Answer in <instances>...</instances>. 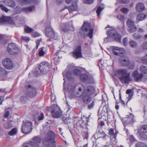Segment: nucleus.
Segmentation results:
<instances>
[{
    "mask_svg": "<svg viewBox=\"0 0 147 147\" xmlns=\"http://www.w3.org/2000/svg\"><path fill=\"white\" fill-rule=\"evenodd\" d=\"M95 91V88L91 85L88 86L86 88L82 90V98L83 102L85 104L89 103L91 100V96Z\"/></svg>",
    "mask_w": 147,
    "mask_h": 147,
    "instance_id": "nucleus-1",
    "label": "nucleus"
},
{
    "mask_svg": "<svg viewBox=\"0 0 147 147\" xmlns=\"http://www.w3.org/2000/svg\"><path fill=\"white\" fill-rule=\"evenodd\" d=\"M115 75L119 78L121 81L123 83L127 84L131 81L129 73H127L126 69H121L117 70L114 74Z\"/></svg>",
    "mask_w": 147,
    "mask_h": 147,
    "instance_id": "nucleus-2",
    "label": "nucleus"
},
{
    "mask_svg": "<svg viewBox=\"0 0 147 147\" xmlns=\"http://www.w3.org/2000/svg\"><path fill=\"white\" fill-rule=\"evenodd\" d=\"M67 88L70 94L80 96L82 94V90L84 89V86L81 84H78L75 86L73 84H69Z\"/></svg>",
    "mask_w": 147,
    "mask_h": 147,
    "instance_id": "nucleus-3",
    "label": "nucleus"
},
{
    "mask_svg": "<svg viewBox=\"0 0 147 147\" xmlns=\"http://www.w3.org/2000/svg\"><path fill=\"white\" fill-rule=\"evenodd\" d=\"M112 52L114 55L120 57H123L126 52L124 48L113 46L112 47Z\"/></svg>",
    "mask_w": 147,
    "mask_h": 147,
    "instance_id": "nucleus-4",
    "label": "nucleus"
},
{
    "mask_svg": "<svg viewBox=\"0 0 147 147\" xmlns=\"http://www.w3.org/2000/svg\"><path fill=\"white\" fill-rule=\"evenodd\" d=\"M108 36L112 37L113 38L118 42H121V36L117 33L115 29H112L109 30L107 33Z\"/></svg>",
    "mask_w": 147,
    "mask_h": 147,
    "instance_id": "nucleus-5",
    "label": "nucleus"
},
{
    "mask_svg": "<svg viewBox=\"0 0 147 147\" xmlns=\"http://www.w3.org/2000/svg\"><path fill=\"white\" fill-rule=\"evenodd\" d=\"M38 69L41 73H44L47 72L49 70L50 66L48 62H43L40 63L38 66Z\"/></svg>",
    "mask_w": 147,
    "mask_h": 147,
    "instance_id": "nucleus-6",
    "label": "nucleus"
},
{
    "mask_svg": "<svg viewBox=\"0 0 147 147\" xmlns=\"http://www.w3.org/2000/svg\"><path fill=\"white\" fill-rule=\"evenodd\" d=\"M83 31L87 32H88V36L91 39L92 38L93 29L91 28L90 25L88 23H85L82 27Z\"/></svg>",
    "mask_w": 147,
    "mask_h": 147,
    "instance_id": "nucleus-7",
    "label": "nucleus"
},
{
    "mask_svg": "<svg viewBox=\"0 0 147 147\" xmlns=\"http://www.w3.org/2000/svg\"><path fill=\"white\" fill-rule=\"evenodd\" d=\"M7 51L8 52L12 55L17 54L19 51L18 47L13 43L9 44L7 47Z\"/></svg>",
    "mask_w": 147,
    "mask_h": 147,
    "instance_id": "nucleus-8",
    "label": "nucleus"
},
{
    "mask_svg": "<svg viewBox=\"0 0 147 147\" xmlns=\"http://www.w3.org/2000/svg\"><path fill=\"white\" fill-rule=\"evenodd\" d=\"M32 124L31 122L27 121L24 123L22 127V131L25 134L29 133L32 129Z\"/></svg>",
    "mask_w": 147,
    "mask_h": 147,
    "instance_id": "nucleus-9",
    "label": "nucleus"
},
{
    "mask_svg": "<svg viewBox=\"0 0 147 147\" xmlns=\"http://www.w3.org/2000/svg\"><path fill=\"white\" fill-rule=\"evenodd\" d=\"M73 57L76 59L82 57V49L80 46L77 47L72 52Z\"/></svg>",
    "mask_w": 147,
    "mask_h": 147,
    "instance_id": "nucleus-10",
    "label": "nucleus"
},
{
    "mask_svg": "<svg viewBox=\"0 0 147 147\" xmlns=\"http://www.w3.org/2000/svg\"><path fill=\"white\" fill-rule=\"evenodd\" d=\"M25 87L27 89V94L30 97H34L36 95V92L35 88L30 85H26Z\"/></svg>",
    "mask_w": 147,
    "mask_h": 147,
    "instance_id": "nucleus-11",
    "label": "nucleus"
},
{
    "mask_svg": "<svg viewBox=\"0 0 147 147\" xmlns=\"http://www.w3.org/2000/svg\"><path fill=\"white\" fill-rule=\"evenodd\" d=\"M2 63L4 66L7 69H10L13 67V62L9 58H7L3 59Z\"/></svg>",
    "mask_w": 147,
    "mask_h": 147,
    "instance_id": "nucleus-12",
    "label": "nucleus"
},
{
    "mask_svg": "<svg viewBox=\"0 0 147 147\" xmlns=\"http://www.w3.org/2000/svg\"><path fill=\"white\" fill-rule=\"evenodd\" d=\"M127 26L129 27V31L131 33L135 32L136 30V27L134 25V22L131 19H128L126 22Z\"/></svg>",
    "mask_w": 147,
    "mask_h": 147,
    "instance_id": "nucleus-13",
    "label": "nucleus"
},
{
    "mask_svg": "<svg viewBox=\"0 0 147 147\" xmlns=\"http://www.w3.org/2000/svg\"><path fill=\"white\" fill-rule=\"evenodd\" d=\"M45 34L50 38H53L55 35L54 32L50 26H47L45 29Z\"/></svg>",
    "mask_w": 147,
    "mask_h": 147,
    "instance_id": "nucleus-14",
    "label": "nucleus"
},
{
    "mask_svg": "<svg viewBox=\"0 0 147 147\" xmlns=\"http://www.w3.org/2000/svg\"><path fill=\"white\" fill-rule=\"evenodd\" d=\"M60 111L58 107L55 106L52 109L51 111L52 116L54 118H59L61 116Z\"/></svg>",
    "mask_w": 147,
    "mask_h": 147,
    "instance_id": "nucleus-15",
    "label": "nucleus"
},
{
    "mask_svg": "<svg viewBox=\"0 0 147 147\" xmlns=\"http://www.w3.org/2000/svg\"><path fill=\"white\" fill-rule=\"evenodd\" d=\"M55 135L54 132L52 131H49L47 134V136L45 138L46 141L54 142V138Z\"/></svg>",
    "mask_w": 147,
    "mask_h": 147,
    "instance_id": "nucleus-16",
    "label": "nucleus"
},
{
    "mask_svg": "<svg viewBox=\"0 0 147 147\" xmlns=\"http://www.w3.org/2000/svg\"><path fill=\"white\" fill-rule=\"evenodd\" d=\"M132 76L136 81L138 82L142 78L143 74H142L139 73L137 70H136L133 72Z\"/></svg>",
    "mask_w": 147,
    "mask_h": 147,
    "instance_id": "nucleus-17",
    "label": "nucleus"
},
{
    "mask_svg": "<svg viewBox=\"0 0 147 147\" xmlns=\"http://www.w3.org/2000/svg\"><path fill=\"white\" fill-rule=\"evenodd\" d=\"M64 9H67L70 13L74 11H77L78 9V6L76 2L74 3L68 7L65 6Z\"/></svg>",
    "mask_w": 147,
    "mask_h": 147,
    "instance_id": "nucleus-18",
    "label": "nucleus"
},
{
    "mask_svg": "<svg viewBox=\"0 0 147 147\" xmlns=\"http://www.w3.org/2000/svg\"><path fill=\"white\" fill-rule=\"evenodd\" d=\"M140 136L143 138H147V125L142 127L140 131Z\"/></svg>",
    "mask_w": 147,
    "mask_h": 147,
    "instance_id": "nucleus-19",
    "label": "nucleus"
},
{
    "mask_svg": "<svg viewBox=\"0 0 147 147\" xmlns=\"http://www.w3.org/2000/svg\"><path fill=\"white\" fill-rule=\"evenodd\" d=\"M120 63L123 66H126L130 64V61L128 58H121L119 59Z\"/></svg>",
    "mask_w": 147,
    "mask_h": 147,
    "instance_id": "nucleus-20",
    "label": "nucleus"
},
{
    "mask_svg": "<svg viewBox=\"0 0 147 147\" xmlns=\"http://www.w3.org/2000/svg\"><path fill=\"white\" fill-rule=\"evenodd\" d=\"M63 75L64 77H66L69 80H72L74 77V75L70 71H65L63 73Z\"/></svg>",
    "mask_w": 147,
    "mask_h": 147,
    "instance_id": "nucleus-21",
    "label": "nucleus"
},
{
    "mask_svg": "<svg viewBox=\"0 0 147 147\" xmlns=\"http://www.w3.org/2000/svg\"><path fill=\"white\" fill-rule=\"evenodd\" d=\"M144 5L142 3H137L136 6V9L137 11L140 12L143 11L144 9Z\"/></svg>",
    "mask_w": 147,
    "mask_h": 147,
    "instance_id": "nucleus-22",
    "label": "nucleus"
},
{
    "mask_svg": "<svg viewBox=\"0 0 147 147\" xmlns=\"http://www.w3.org/2000/svg\"><path fill=\"white\" fill-rule=\"evenodd\" d=\"M42 140L39 137H35L33 138V141L32 142L36 146H39L38 144L41 142Z\"/></svg>",
    "mask_w": 147,
    "mask_h": 147,
    "instance_id": "nucleus-23",
    "label": "nucleus"
},
{
    "mask_svg": "<svg viewBox=\"0 0 147 147\" xmlns=\"http://www.w3.org/2000/svg\"><path fill=\"white\" fill-rule=\"evenodd\" d=\"M95 135L96 136H97V137L99 138H100L105 137V134L103 131L98 130L96 132Z\"/></svg>",
    "mask_w": 147,
    "mask_h": 147,
    "instance_id": "nucleus-24",
    "label": "nucleus"
},
{
    "mask_svg": "<svg viewBox=\"0 0 147 147\" xmlns=\"http://www.w3.org/2000/svg\"><path fill=\"white\" fill-rule=\"evenodd\" d=\"M80 77L81 80L82 81V82H89L88 77L87 75L85 74H84L80 76Z\"/></svg>",
    "mask_w": 147,
    "mask_h": 147,
    "instance_id": "nucleus-25",
    "label": "nucleus"
},
{
    "mask_svg": "<svg viewBox=\"0 0 147 147\" xmlns=\"http://www.w3.org/2000/svg\"><path fill=\"white\" fill-rule=\"evenodd\" d=\"M46 142L45 144V147H56L54 142L46 141Z\"/></svg>",
    "mask_w": 147,
    "mask_h": 147,
    "instance_id": "nucleus-26",
    "label": "nucleus"
},
{
    "mask_svg": "<svg viewBox=\"0 0 147 147\" xmlns=\"http://www.w3.org/2000/svg\"><path fill=\"white\" fill-rule=\"evenodd\" d=\"M146 16V15L143 13H140L138 16L137 20L138 21H142L143 20Z\"/></svg>",
    "mask_w": 147,
    "mask_h": 147,
    "instance_id": "nucleus-27",
    "label": "nucleus"
},
{
    "mask_svg": "<svg viewBox=\"0 0 147 147\" xmlns=\"http://www.w3.org/2000/svg\"><path fill=\"white\" fill-rule=\"evenodd\" d=\"M35 145L32 142L30 141L29 143H25L23 144V147H34Z\"/></svg>",
    "mask_w": 147,
    "mask_h": 147,
    "instance_id": "nucleus-28",
    "label": "nucleus"
},
{
    "mask_svg": "<svg viewBox=\"0 0 147 147\" xmlns=\"http://www.w3.org/2000/svg\"><path fill=\"white\" fill-rule=\"evenodd\" d=\"M34 9V6L27 7H24L22 8V10L27 12H31Z\"/></svg>",
    "mask_w": 147,
    "mask_h": 147,
    "instance_id": "nucleus-29",
    "label": "nucleus"
},
{
    "mask_svg": "<svg viewBox=\"0 0 147 147\" xmlns=\"http://www.w3.org/2000/svg\"><path fill=\"white\" fill-rule=\"evenodd\" d=\"M130 47L132 48H135L138 46L137 43L133 40H131L129 43Z\"/></svg>",
    "mask_w": 147,
    "mask_h": 147,
    "instance_id": "nucleus-30",
    "label": "nucleus"
},
{
    "mask_svg": "<svg viewBox=\"0 0 147 147\" xmlns=\"http://www.w3.org/2000/svg\"><path fill=\"white\" fill-rule=\"evenodd\" d=\"M73 72L74 75L80 76L81 74V72L80 70L75 69L73 70Z\"/></svg>",
    "mask_w": 147,
    "mask_h": 147,
    "instance_id": "nucleus-31",
    "label": "nucleus"
},
{
    "mask_svg": "<svg viewBox=\"0 0 147 147\" xmlns=\"http://www.w3.org/2000/svg\"><path fill=\"white\" fill-rule=\"evenodd\" d=\"M61 29L64 32H67L68 31V24L66 23L63 24H62Z\"/></svg>",
    "mask_w": 147,
    "mask_h": 147,
    "instance_id": "nucleus-32",
    "label": "nucleus"
},
{
    "mask_svg": "<svg viewBox=\"0 0 147 147\" xmlns=\"http://www.w3.org/2000/svg\"><path fill=\"white\" fill-rule=\"evenodd\" d=\"M109 134L111 137L115 138L116 136V134L114 133V131L113 129H111L109 130Z\"/></svg>",
    "mask_w": 147,
    "mask_h": 147,
    "instance_id": "nucleus-33",
    "label": "nucleus"
},
{
    "mask_svg": "<svg viewBox=\"0 0 147 147\" xmlns=\"http://www.w3.org/2000/svg\"><path fill=\"white\" fill-rule=\"evenodd\" d=\"M17 130L16 128H14L12 129L11 131L9 132L8 134L10 136L15 135L17 133Z\"/></svg>",
    "mask_w": 147,
    "mask_h": 147,
    "instance_id": "nucleus-34",
    "label": "nucleus"
},
{
    "mask_svg": "<svg viewBox=\"0 0 147 147\" xmlns=\"http://www.w3.org/2000/svg\"><path fill=\"white\" fill-rule=\"evenodd\" d=\"M59 52H56L53 57V59L55 62H57L59 61L58 56Z\"/></svg>",
    "mask_w": 147,
    "mask_h": 147,
    "instance_id": "nucleus-35",
    "label": "nucleus"
},
{
    "mask_svg": "<svg viewBox=\"0 0 147 147\" xmlns=\"http://www.w3.org/2000/svg\"><path fill=\"white\" fill-rule=\"evenodd\" d=\"M140 70L141 72L146 73H147V68L145 66L142 65L140 67Z\"/></svg>",
    "mask_w": 147,
    "mask_h": 147,
    "instance_id": "nucleus-36",
    "label": "nucleus"
},
{
    "mask_svg": "<svg viewBox=\"0 0 147 147\" xmlns=\"http://www.w3.org/2000/svg\"><path fill=\"white\" fill-rule=\"evenodd\" d=\"M127 117L128 119V120L130 122H134V116L131 113H130L129 115L127 116Z\"/></svg>",
    "mask_w": 147,
    "mask_h": 147,
    "instance_id": "nucleus-37",
    "label": "nucleus"
},
{
    "mask_svg": "<svg viewBox=\"0 0 147 147\" xmlns=\"http://www.w3.org/2000/svg\"><path fill=\"white\" fill-rule=\"evenodd\" d=\"M9 3V5L12 7H14L15 6V3L12 0H7Z\"/></svg>",
    "mask_w": 147,
    "mask_h": 147,
    "instance_id": "nucleus-38",
    "label": "nucleus"
},
{
    "mask_svg": "<svg viewBox=\"0 0 147 147\" xmlns=\"http://www.w3.org/2000/svg\"><path fill=\"white\" fill-rule=\"evenodd\" d=\"M45 49V48L43 47H41L40 49L39 55L40 56H43L44 55L45 53L44 51V49Z\"/></svg>",
    "mask_w": 147,
    "mask_h": 147,
    "instance_id": "nucleus-39",
    "label": "nucleus"
},
{
    "mask_svg": "<svg viewBox=\"0 0 147 147\" xmlns=\"http://www.w3.org/2000/svg\"><path fill=\"white\" fill-rule=\"evenodd\" d=\"M120 11L123 13L125 14H126L129 11V9L125 7H123L120 9Z\"/></svg>",
    "mask_w": 147,
    "mask_h": 147,
    "instance_id": "nucleus-40",
    "label": "nucleus"
},
{
    "mask_svg": "<svg viewBox=\"0 0 147 147\" xmlns=\"http://www.w3.org/2000/svg\"><path fill=\"white\" fill-rule=\"evenodd\" d=\"M44 118V115L43 113H40L38 117H36V119L37 121L42 120Z\"/></svg>",
    "mask_w": 147,
    "mask_h": 147,
    "instance_id": "nucleus-41",
    "label": "nucleus"
},
{
    "mask_svg": "<svg viewBox=\"0 0 147 147\" xmlns=\"http://www.w3.org/2000/svg\"><path fill=\"white\" fill-rule=\"evenodd\" d=\"M117 18L121 22H124L125 20V19L124 16L122 15H119L117 16Z\"/></svg>",
    "mask_w": 147,
    "mask_h": 147,
    "instance_id": "nucleus-42",
    "label": "nucleus"
},
{
    "mask_svg": "<svg viewBox=\"0 0 147 147\" xmlns=\"http://www.w3.org/2000/svg\"><path fill=\"white\" fill-rule=\"evenodd\" d=\"M141 48L144 50H147V42H145L142 44L141 47Z\"/></svg>",
    "mask_w": 147,
    "mask_h": 147,
    "instance_id": "nucleus-43",
    "label": "nucleus"
},
{
    "mask_svg": "<svg viewBox=\"0 0 147 147\" xmlns=\"http://www.w3.org/2000/svg\"><path fill=\"white\" fill-rule=\"evenodd\" d=\"M146 145L145 144L142 142H138L136 145V147H145Z\"/></svg>",
    "mask_w": 147,
    "mask_h": 147,
    "instance_id": "nucleus-44",
    "label": "nucleus"
},
{
    "mask_svg": "<svg viewBox=\"0 0 147 147\" xmlns=\"http://www.w3.org/2000/svg\"><path fill=\"white\" fill-rule=\"evenodd\" d=\"M133 36L135 39H139L142 37V36L140 34H139L136 33H135L133 34Z\"/></svg>",
    "mask_w": 147,
    "mask_h": 147,
    "instance_id": "nucleus-45",
    "label": "nucleus"
},
{
    "mask_svg": "<svg viewBox=\"0 0 147 147\" xmlns=\"http://www.w3.org/2000/svg\"><path fill=\"white\" fill-rule=\"evenodd\" d=\"M33 29L29 27L25 26V31L27 33H30L32 31Z\"/></svg>",
    "mask_w": 147,
    "mask_h": 147,
    "instance_id": "nucleus-46",
    "label": "nucleus"
},
{
    "mask_svg": "<svg viewBox=\"0 0 147 147\" xmlns=\"http://www.w3.org/2000/svg\"><path fill=\"white\" fill-rule=\"evenodd\" d=\"M0 8L1 9V10L5 11L6 12H7L9 11V9L8 8H6L5 7L2 5H0Z\"/></svg>",
    "mask_w": 147,
    "mask_h": 147,
    "instance_id": "nucleus-47",
    "label": "nucleus"
},
{
    "mask_svg": "<svg viewBox=\"0 0 147 147\" xmlns=\"http://www.w3.org/2000/svg\"><path fill=\"white\" fill-rule=\"evenodd\" d=\"M103 9V8L100 7H99L96 10V12L97 15L99 16L100 14V12Z\"/></svg>",
    "mask_w": 147,
    "mask_h": 147,
    "instance_id": "nucleus-48",
    "label": "nucleus"
},
{
    "mask_svg": "<svg viewBox=\"0 0 147 147\" xmlns=\"http://www.w3.org/2000/svg\"><path fill=\"white\" fill-rule=\"evenodd\" d=\"M123 43L124 46H126L127 45V38H124L123 40Z\"/></svg>",
    "mask_w": 147,
    "mask_h": 147,
    "instance_id": "nucleus-49",
    "label": "nucleus"
},
{
    "mask_svg": "<svg viewBox=\"0 0 147 147\" xmlns=\"http://www.w3.org/2000/svg\"><path fill=\"white\" fill-rule=\"evenodd\" d=\"M26 3H35L36 2V0H24Z\"/></svg>",
    "mask_w": 147,
    "mask_h": 147,
    "instance_id": "nucleus-50",
    "label": "nucleus"
},
{
    "mask_svg": "<svg viewBox=\"0 0 147 147\" xmlns=\"http://www.w3.org/2000/svg\"><path fill=\"white\" fill-rule=\"evenodd\" d=\"M141 60L144 63H147V54L141 58Z\"/></svg>",
    "mask_w": 147,
    "mask_h": 147,
    "instance_id": "nucleus-51",
    "label": "nucleus"
},
{
    "mask_svg": "<svg viewBox=\"0 0 147 147\" xmlns=\"http://www.w3.org/2000/svg\"><path fill=\"white\" fill-rule=\"evenodd\" d=\"M22 39L26 42H28L30 40V39L28 37L26 36H22Z\"/></svg>",
    "mask_w": 147,
    "mask_h": 147,
    "instance_id": "nucleus-52",
    "label": "nucleus"
},
{
    "mask_svg": "<svg viewBox=\"0 0 147 147\" xmlns=\"http://www.w3.org/2000/svg\"><path fill=\"white\" fill-rule=\"evenodd\" d=\"M94 101L93 100L90 104L88 105V109H91L93 107L94 105Z\"/></svg>",
    "mask_w": 147,
    "mask_h": 147,
    "instance_id": "nucleus-53",
    "label": "nucleus"
},
{
    "mask_svg": "<svg viewBox=\"0 0 147 147\" xmlns=\"http://www.w3.org/2000/svg\"><path fill=\"white\" fill-rule=\"evenodd\" d=\"M93 1L94 0H84V3L88 4H92Z\"/></svg>",
    "mask_w": 147,
    "mask_h": 147,
    "instance_id": "nucleus-54",
    "label": "nucleus"
},
{
    "mask_svg": "<svg viewBox=\"0 0 147 147\" xmlns=\"http://www.w3.org/2000/svg\"><path fill=\"white\" fill-rule=\"evenodd\" d=\"M65 2L67 4H69L71 2H76L77 0H65Z\"/></svg>",
    "mask_w": 147,
    "mask_h": 147,
    "instance_id": "nucleus-55",
    "label": "nucleus"
},
{
    "mask_svg": "<svg viewBox=\"0 0 147 147\" xmlns=\"http://www.w3.org/2000/svg\"><path fill=\"white\" fill-rule=\"evenodd\" d=\"M2 71H0V74L2 76H4L6 74V72L4 69H1Z\"/></svg>",
    "mask_w": 147,
    "mask_h": 147,
    "instance_id": "nucleus-56",
    "label": "nucleus"
},
{
    "mask_svg": "<svg viewBox=\"0 0 147 147\" xmlns=\"http://www.w3.org/2000/svg\"><path fill=\"white\" fill-rule=\"evenodd\" d=\"M32 35L33 36L35 37H38L40 36V34L36 32H33L32 33Z\"/></svg>",
    "mask_w": 147,
    "mask_h": 147,
    "instance_id": "nucleus-57",
    "label": "nucleus"
},
{
    "mask_svg": "<svg viewBox=\"0 0 147 147\" xmlns=\"http://www.w3.org/2000/svg\"><path fill=\"white\" fill-rule=\"evenodd\" d=\"M130 64L129 67L130 69H132L134 67L135 65L134 63H131Z\"/></svg>",
    "mask_w": 147,
    "mask_h": 147,
    "instance_id": "nucleus-58",
    "label": "nucleus"
},
{
    "mask_svg": "<svg viewBox=\"0 0 147 147\" xmlns=\"http://www.w3.org/2000/svg\"><path fill=\"white\" fill-rule=\"evenodd\" d=\"M63 1V0H56V3L57 5H59L60 4H62Z\"/></svg>",
    "mask_w": 147,
    "mask_h": 147,
    "instance_id": "nucleus-59",
    "label": "nucleus"
},
{
    "mask_svg": "<svg viewBox=\"0 0 147 147\" xmlns=\"http://www.w3.org/2000/svg\"><path fill=\"white\" fill-rule=\"evenodd\" d=\"M20 100L22 102L25 101L27 100V98L24 96H22L20 98Z\"/></svg>",
    "mask_w": 147,
    "mask_h": 147,
    "instance_id": "nucleus-60",
    "label": "nucleus"
},
{
    "mask_svg": "<svg viewBox=\"0 0 147 147\" xmlns=\"http://www.w3.org/2000/svg\"><path fill=\"white\" fill-rule=\"evenodd\" d=\"M9 115V111H7L5 114L4 117L5 118H7Z\"/></svg>",
    "mask_w": 147,
    "mask_h": 147,
    "instance_id": "nucleus-61",
    "label": "nucleus"
},
{
    "mask_svg": "<svg viewBox=\"0 0 147 147\" xmlns=\"http://www.w3.org/2000/svg\"><path fill=\"white\" fill-rule=\"evenodd\" d=\"M49 123V122H46V125H45L46 126L45 127H44V128H43L44 130L46 129L47 127H50V125H48Z\"/></svg>",
    "mask_w": 147,
    "mask_h": 147,
    "instance_id": "nucleus-62",
    "label": "nucleus"
},
{
    "mask_svg": "<svg viewBox=\"0 0 147 147\" xmlns=\"http://www.w3.org/2000/svg\"><path fill=\"white\" fill-rule=\"evenodd\" d=\"M100 125L101 126H102L104 125V123L103 121H100L99 123H98V127L99 125Z\"/></svg>",
    "mask_w": 147,
    "mask_h": 147,
    "instance_id": "nucleus-63",
    "label": "nucleus"
},
{
    "mask_svg": "<svg viewBox=\"0 0 147 147\" xmlns=\"http://www.w3.org/2000/svg\"><path fill=\"white\" fill-rule=\"evenodd\" d=\"M33 74H34V76L37 77L39 75V73L38 71H36L34 72L33 73Z\"/></svg>",
    "mask_w": 147,
    "mask_h": 147,
    "instance_id": "nucleus-64",
    "label": "nucleus"
}]
</instances>
